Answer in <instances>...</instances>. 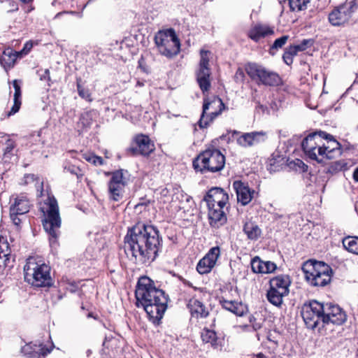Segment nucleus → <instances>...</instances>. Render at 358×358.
Segmentation results:
<instances>
[{
	"label": "nucleus",
	"instance_id": "30",
	"mask_svg": "<svg viewBox=\"0 0 358 358\" xmlns=\"http://www.w3.org/2000/svg\"><path fill=\"white\" fill-rule=\"evenodd\" d=\"M201 337L204 343H210L215 349L222 347V341L217 336L216 332L213 330L204 329L201 332Z\"/></svg>",
	"mask_w": 358,
	"mask_h": 358
},
{
	"label": "nucleus",
	"instance_id": "23",
	"mask_svg": "<svg viewBox=\"0 0 358 358\" xmlns=\"http://www.w3.org/2000/svg\"><path fill=\"white\" fill-rule=\"evenodd\" d=\"M29 208L30 203L27 196L24 194H21L15 197L14 203L10 207V212L24 215L29 211Z\"/></svg>",
	"mask_w": 358,
	"mask_h": 358
},
{
	"label": "nucleus",
	"instance_id": "53",
	"mask_svg": "<svg viewBox=\"0 0 358 358\" xmlns=\"http://www.w3.org/2000/svg\"><path fill=\"white\" fill-rule=\"evenodd\" d=\"M92 164L94 165H103V159L101 157H98L94 155L92 162Z\"/></svg>",
	"mask_w": 358,
	"mask_h": 358
},
{
	"label": "nucleus",
	"instance_id": "9",
	"mask_svg": "<svg viewBox=\"0 0 358 358\" xmlns=\"http://www.w3.org/2000/svg\"><path fill=\"white\" fill-rule=\"evenodd\" d=\"M245 71L249 77L258 84L268 86H277L281 83L279 75L256 63H248Z\"/></svg>",
	"mask_w": 358,
	"mask_h": 358
},
{
	"label": "nucleus",
	"instance_id": "2",
	"mask_svg": "<svg viewBox=\"0 0 358 358\" xmlns=\"http://www.w3.org/2000/svg\"><path fill=\"white\" fill-rule=\"evenodd\" d=\"M136 306H141L149 320L159 324L167 309L169 301L165 292L155 287L154 282L147 276L138 279L135 291Z\"/></svg>",
	"mask_w": 358,
	"mask_h": 358
},
{
	"label": "nucleus",
	"instance_id": "45",
	"mask_svg": "<svg viewBox=\"0 0 358 358\" xmlns=\"http://www.w3.org/2000/svg\"><path fill=\"white\" fill-rule=\"evenodd\" d=\"M33 48V43L31 41H27L24 45L23 48L17 52L19 57H22L23 56L27 55L30 50Z\"/></svg>",
	"mask_w": 358,
	"mask_h": 358
},
{
	"label": "nucleus",
	"instance_id": "43",
	"mask_svg": "<svg viewBox=\"0 0 358 358\" xmlns=\"http://www.w3.org/2000/svg\"><path fill=\"white\" fill-rule=\"evenodd\" d=\"M15 147V142L11 139H8L5 143V148H3L4 156L8 157V155H11Z\"/></svg>",
	"mask_w": 358,
	"mask_h": 358
},
{
	"label": "nucleus",
	"instance_id": "11",
	"mask_svg": "<svg viewBox=\"0 0 358 358\" xmlns=\"http://www.w3.org/2000/svg\"><path fill=\"white\" fill-rule=\"evenodd\" d=\"M226 107L222 100L215 96L210 101L205 99L203 104L202 113L198 122L200 128H207L209 124L219 116Z\"/></svg>",
	"mask_w": 358,
	"mask_h": 358
},
{
	"label": "nucleus",
	"instance_id": "31",
	"mask_svg": "<svg viewBox=\"0 0 358 358\" xmlns=\"http://www.w3.org/2000/svg\"><path fill=\"white\" fill-rule=\"evenodd\" d=\"M243 231L248 238L251 241L257 240L262 234V230L259 226L253 222H246L243 225Z\"/></svg>",
	"mask_w": 358,
	"mask_h": 358
},
{
	"label": "nucleus",
	"instance_id": "25",
	"mask_svg": "<svg viewBox=\"0 0 358 358\" xmlns=\"http://www.w3.org/2000/svg\"><path fill=\"white\" fill-rule=\"evenodd\" d=\"M269 284L271 288L288 294L291 280L289 277L287 275H279L271 278L269 281Z\"/></svg>",
	"mask_w": 358,
	"mask_h": 358
},
{
	"label": "nucleus",
	"instance_id": "59",
	"mask_svg": "<svg viewBox=\"0 0 358 358\" xmlns=\"http://www.w3.org/2000/svg\"><path fill=\"white\" fill-rule=\"evenodd\" d=\"M294 46V48L296 50V52L298 53L299 52H302V51H304L303 50V48L300 46L299 44L298 45H293Z\"/></svg>",
	"mask_w": 358,
	"mask_h": 358
},
{
	"label": "nucleus",
	"instance_id": "41",
	"mask_svg": "<svg viewBox=\"0 0 358 358\" xmlns=\"http://www.w3.org/2000/svg\"><path fill=\"white\" fill-rule=\"evenodd\" d=\"M78 13L76 12H62L59 13L56 15L55 19L57 20H64V21H71L72 20L71 17L74 15H77Z\"/></svg>",
	"mask_w": 358,
	"mask_h": 358
},
{
	"label": "nucleus",
	"instance_id": "24",
	"mask_svg": "<svg viewBox=\"0 0 358 358\" xmlns=\"http://www.w3.org/2000/svg\"><path fill=\"white\" fill-rule=\"evenodd\" d=\"M273 34V30L269 27L262 24H256L248 31V37L255 42Z\"/></svg>",
	"mask_w": 358,
	"mask_h": 358
},
{
	"label": "nucleus",
	"instance_id": "62",
	"mask_svg": "<svg viewBox=\"0 0 358 358\" xmlns=\"http://www.w3.org/2000/svg\"><path fill=\"white\" fill-rule=\"evenodd\" d=\"M257 358H266V357H265V355H264L263 353H262V352L258 353V354L257 355Z\"/></svg>",
	"mask_w": 358,
	"mask_h": 358
},
{
	"label": "nucleus",
	"instance_id": "14",
	"mask_svg": "<svg viewBox=\"0 0 358 358\" xmlns=\"http://www.w3.org/2000/svg\"><path fill=\"white\" fill-rule=\"evenodd\" d=\"M347 320L345 313L338 305L327 303L324 304L323 327L331 323L336 325L343 324Z\"/></svg>",
	"mask_w": 358,
	"mask_h": 358
},
{
	"label": "nucleus",
	"instance_id": "21",
	"mask_svg": "<svg viewBox=\"0 0 358 358\" xmlns=\"http://www.w3.org/2000/svg\"><path fill=\"white\" fill-rule=\"evenodd\" d=\"M355 3L352 1L342 5L335 8L329 15V20L332 22L334 20H340L343 22L348 20V17L355 11Z\"/></svg>",
	"mask_w": 358,
	"mask_h": 358
},
{
	"label": "nucleus",
	"instance_id": "20",
	"mask_svg": "<svg viewBox=\"0 0 358 358\" xmlns=\"http://www.w3.org/2000/svg\"><path fill=\"white\" fill-rule=\"evenodd\" d=\"M233 187L236 193L237 201L242 206H246L251 201L255 191L251 189L247 183L236 180L233 182Z\"/></svg>",
	"mask_w": 358,
	"mask_h": 358
},
{
	"label": "nucleus",
	"instance_id": "51",
	"mask_svg": "<svg viewBox=\"0 0 358 358\" xmlns=\"http://www.w3.org/2000/svg\"><path fill=\"white\" fill-rule=\"evenodd\" d=\"M90 112H86L81 115V120L84 125H90L91 124Z\"/></svg>",
	"mask_w": 358,
	"mask_h": 358
},
{
	"label": "nucleus",
	"instance_id": "40",
	"mask_svg": "<svg viewBox=\"0 0 358 358\" xmlns=\"http://www.w3.org/2000/svg\"><path fill=\"white\" fill-rule=\"evenodd\" d=\"M248 320L252 331H257L262 327L264 321L261 318L257 320L254 315H250Z\"/></svg>",
	"mask_w": 358,
	"mask_h": 358
},
{
	"label": "nucleus",
	"instance_id": "48",
	"mask_svg": "<svg viewBox=\"0 0 358 358\" xmlns=\"http://www.w3.org/2000/svg\"><path fill=\"white\" fill-rule=\"evenodd\" d=\"M21 106V100L14 99L13 106L11 108L10 110L8 113V116L13 115L15 114L20 110Z\"/></svg>",
	"mask_w": 358,
	"mask_h": 358
},
{
	"label": "nucleus",
	"instance_id": "52",
	"mask_svg": "<svg viewBox=\"0 0 358 358\" xmlns=\"http://www.w3.org/2000/svg\"><path fill=\"white\" fill-rule=\"evenodd\" d=\"M282 59L284 62L287 65H291L293 62V57L289 55L287 52L285 51L282 55Z\"/></svg>",
	"mask_w": 358,
	"mask_h": 358
},
{
	"label": "nucleus",
	"instance_id": "42",
	"mask_svg": "<svg viewBox=\"0 0 358 358\" xmlns=\"http://www.w3.org/2000/svg\"><path fill=\"white\" fill-rule=\"evenodd\" d=\"M37 74L38 75L39 78L41 81H45L47 83V86H50V71L48 69L38 70L37 71Z\"/></svg>",
	"mask_w": 358,
	"mask_h": 358
},
{
	"label": "nucleus",
	"instance_id": "60",
	"mask_svg": "<svg viewBox=\"0 0 358 358\" xmlns=\"http://www.w3.org/2000/svg\"><path fill=\"white\" fill-rule=\"evenodd\" d=\"M145 206V204L144 203H138L135 206V208L138 209V208Z\"/></svg>",
	"mask_w": 358,
	"mask_h": 358
},
{
	"label": "nucleus",
	"instance_id": "33",
	"mask_svg": "<svg viewBox=\"0 0 358 358\" xmlns=\"http://www.w3.org/2000/svg\"><path fill=\"white\" fill-rule=\"evenodd\" d=\"M342 243L348 251L358 255V236L345 237L342 241Z\"/></svg>",
	"mask_w": 358,
	"mask_h": 358
},
{
	"label": "nucleus",
	"instance_id": "38",
	"mask_svg": "<svg viewBox=\"0 0 358 358\" xmlns=\"http://www.w3.org/2000/svg\"><path fill=\"white\" fill-rule=\"evenodd\" d=\"M80 79L77 80V90L79 96L85 99L86 101L91 102L92 99L91 98V94L88 89L84 88L80 83Z\"/></svg>",
	"mask_w": 358,
	"mask_h": 358
},
{
	"label": "nucleus",
	"instance_id": "6",
	"mask_svg": "<svg viewBox=\"0 0 358 358\" xmlns=\"http://www.w3.org/2000/svg\"><path fill=\"white\" fill-rule=\"evenodd\" d=\"M302 270L308 282L315 287H324L331 278V267L323 262L310 259L303 264Z\"/></svg>",
	"mask_w": 358,
	"mask_h": 358
},
{
	"label": "nucleus",
	"instance_id": "7",
	"mask_svg": "<svg viewBox=\"0 0 358 358\" xmlns=\"http://www.w3.org/2000/svg\"><path fill=\"white\" fill-rule=\"evenodd\" d=\"M155 43L162 56L171 59L180 50V42L173 29L159 31L155 36Z\"/></svg>",
	"mask_w": 358,
	"mask_h": 358
},
{
	"label": "nucleus",
	"instance_id": "35",
	"mask_svg": "<svg viewBox=\"0 0 358 358\" xmlns=\"http://www.w3.org/2000/svg\"><path fill=\"white\" fill-rule=\"evenodd\" d=\"M288 38L289 36L284 35L275 39L272 46L269 49V53L271 55H274L275 54L276 50L281 48L287 43Z\"/></svg>",
	"mask_w": 358,
	"mask_h": 358
},
{
	"label": "nucleus",
	"instance_id": "16",
	"mask_svg": "<svg viewBox=\"0 0 358 358\" xmlns=\"http://www.w3.org/2000/svg\"><path fill=\"white\" fill-rule=\"evenodd\" d=\"M220 256V249L218 246L213 247L208 253L199 260L196 265V271L200 274H207L211 271Z\"/></svg>",
	"mask_w": 358,
	"mask_h": 358
},
{
	"label": "nucleus",
	"instance_id": "34",
	"mask_svg": "<svg viewBox=\"0 0 358 358\" xmlns=\"http://www.w3.org/2000/svg\"><path fill=\"white\" fill-rule=\"evenodd\" d=\"M10 250L8 243L0 239V268L7 265V262L9 260Z\"/></svg>",
	"mask_w": 358,
	"mask_h": 358
},
{
	"label": "nucleus",
	"instance_id": "37",
	"mask_svg": "<svg viewBox=\"0 0 358 358\" xmlns=\"http://www.w3.org/2000/svg\"><path fill=\"white\" fill-rule=\"evenodd\" d=\"M63 167L65 171L69 172L73 175H76L78 179H80L83 176V173L82 170L75 165L71 164L69 163H66L64 164Z\"/></svg>",
	"mask_w": 358,
	"mask_h": 358
},
{
	"label": "nucleus",
	"instance_id": "13",
	"mask_svg": "<svg viewBox=\"0 0 358 358\" xmlns=\"http://www.w3.org/2000/svg\"><path fill=\"white\" fill-rule=\"evenodd\" d=\"M200 60L198 69L196 71V80L201 90L204 93L208 92L210 87L211 71L209 65V56L210 52L203 49L200 50Z\"/></svg>",
	"mask_w": 358,
	"mask_h": 358
},
{
	"label": "nucleus",
	"instance_id": "3",
	"mask_svg": "<svg viewBox=\"0 0 358 358\" xmlns=\"http://www.w3.org/2000/svg\"><path fill=\"white\" fill-rule=\"evenodd\" d=\"M44 204L46 206V210L41 208L44 214V219L42 220L43 226L49 235L50 245L53 247L57 243L61 227L59 206L56 199L51 196H48Z\"/></svg>",
	"mask_w": 358,
	"mask_h": 358
},
{
	"label": "nucleus",
	"instance_id": "58",
	"mask_svg": "<svg viewBox=\"0 0 358 358\" xmlns=\"http://www.w3.org/2000/svg\"><path fill=\"white\" fill-rule=\"evenodd\" d=\"M353 179L355 181L358 182V167L353 172Z\"/></svg>",
	"mask_w": 358,
	"mask_h": 358
},
{
	"label": "nucleus",
	"instance_id": "49",
	"mask_svg": "<svg viewBox=\"0 0 358 358\" xmlns=\"http://www.w3.org/2000/svg\"><path fill=\"white\" fill-rule=\"evenodd\" d=\"M20 214H18L15 212H10V217L13 222V223L17 227H20L21 220L18 217V215Z\"/></svg>",
	"mask_w": 358,
	"mask_h": 358
},
{
	"label": "nucleus",
	"instance_id": "15",
	"mask_svg": "<svg viewBox=\"0 0 358 358\" xmlns=\"http://www.w3.org/2000/svg\"><path fill=\"white\" fill-rule=\"evenodd\" d=\"M155 150V145L148 136L144 134L137 135L134 139V143L127 149V153L136 156L141 155L148 156Z\"/></svg>",
	"mask_w": 358,
	"mask_h": 358
},
{
	"label": "nucleus",
	"instance_id": "36",
	"mask_svg": "<svg viewBox=\"0 0 358 358\" xmlns=\"http://www.w3.org/2000/svg\"><path fill=\"white\" fill-rule=\"evenodd\" d=\"M290 9L294 10H303L306 8L310 0H287Z\"/></svg>",
	"mask_w": 358,
	"mask_h": 358
},
{
	"label": "nucleus",
	"instance_id": "8",
	"mask_svg": "<svg viewBox=\"0 0 358 358\" xmlns=\"http://www.w3.org/2000/svg\"><path fill=\"white\" fill-rule=\"evenodd\" d=\"M332 138L331 134L320 131L312 133L306 136L301 143V147L306 155L311 159L322 162L324 159V152L329 148L321 145L322 139Z\"/></svg>",
	"mask_w": 358,
	"mask_h": 358
},
{
	"label": "nucleus",
	"instance_id": "57",
	"mask_svg": "<svg viewBox=\"0 0 358 358\" xmlns=\"http://www.w3.org/2000/svg\"><path fill=\"white\" fill-rule=\"evenodd\" d=\"M94 156V155H92V154H84V155H83V158H84L86 161H87V162H89L92 163Z\"/></svg>",
	"mask_w": 358,
	"mask_h": 358
},
{
	"label": "nucleus",
	"instance_id": "5",
	"mask_svg": "<svg viewBox=\"0 0 358 358\" xmlns=\"http://www.w3.org/2000/svg\"><path fill=\"white\" fill-rule=\"evenodd\" d=\"M192 165L196 172L201 173L218 172L224 167L225 157L218 149L208 148L193 160Z\"/></svg>",
	"mask_w": 358,
	"mask_h": 358
},
{
	"label": "nucleus",
	"instance_id": "50",
	"mask_svg": "<svg viewBox=\"0 0 358 358\" xmlns=\"http://www.w3.org/2000/svg\"><path fill=\"white\" fill-rule=\"evenodd\" d=\"M314 44L313 39H303L300 43V46L303 48V50H306L307 48L311 47Z\"/></svg>",
	"mask_w": 358,
	"mask_h": 358
},
{
	"label": "nucleus",
	"instance_id": "12",
	"mask_svg": "<svg viewBox=\"0 0 358 358\" xmlns=\"http://www.w3.org/2000/svg\"><path fill=\"white\" fill-rule=\"evenodd\" d=\"M130 180L127 170L119 169L111 173L108 182L109 197L114 201H119L123 198L124 189Z\"/></svg>",
	"mask_w": 358,
	"mask_h": 358
},
{
	"label": "nucleus",
	"instance_id": "56",
	"mask_svg": "<svg viewBox=\"0 0 358 358\" xmlns=\"http://www.w3.org/2000/svg\"><path fill=\"white\" fill-rule=\"evenodd\" d=\"M238 328H239L241 331H251V327H250V324H243V325H239V326H238Z\"/></svg>",
	"mask_w": 358,
	"mask_h": 358
},
{
	"label": "nucleus",
	"instance_id": "39",
	"mask_svg": "<svg viewBox=\"0 0 358 358\" xmlns=\"http://www.w3.org/2000/svg\"><path fill=\"white\" fill-rule=\"evenodd\" d=\"M263 262L264 261L261 260L258 257L253 258L251 262V268L252 271L256 273H262L264 270Z\"/></svg>",
	"mask_w": 358,
	"mask_h": 358
},
{
	"label": "nucleus",
	"instance_id": "61",
	"mask_svg": "<svg viewBox=\"0 0 358 358\" xmlns=\"http://www.w3.org/2000/svg\"><path fill=\"white\" fill-rule=\"evenodd\" d=\"M25 178L27 180H33L34 178V175L29 174V175L26 176Z\"/></svg>",
	"mask_w": 358,
	"mask_h": 358
},
{
	"label": "nucleus",
	"instance_id": "54",
	"mask_svg": "<svg viewBox=\"0 0 358 358\" xmlns=\"http://www.w3.org/2000/svg\"><path fill=\"white\" fill-rule=\"evenodd\" d=\"M267 339H268V342L271 343V344L270 348H272L274 349L277 347L278 342L276 341L273 340V338H271V334L268 335Z\"/></svg>",
	"mask_w": 358,
	"mask_h": 358
},
{
	"label": "nucleus",
	"instance_id": "19",
	"mask_svg": "<svg viewBox=\"0 0 358 358\" xmlns=\"http://www.w3.org/2000/svg\"><path fill=\"white\" fill-rule=\"evenodd\" d=\"M52 348V344L48 348L41 343H29L22 348V352L29 358H45Z\"/></svg>",
	"mask_w": 358,
	"mask_h": 358
},
{
	"label": "nucleus",
	"instance_id": "44",
	"mask_svg": "<svg viewBox=\"0 0 358 358\" xmlns=\"http://www.w3.org/2000/svg\"><path fill=\"white\" fill-rule=\"evenodd\" d=\"M264 270L262 273H270L273 272L277 266L276 264L272 262H263Z\"/></svg>",
	"mask_w": 358,
	"mask_h": 358
},
{
	"label": "nucleus",
	"instance_id": "64",
	"mask_svg": "<svg viewBox=\"0 0 358 358\" xmlns=\"http://www.w3.org/2000/svg\"><path fill=\"white\" fill-rule=\"evenodd\" d=\"M88 317H92V313H89V314H88Z\"/></svg>",
	"mask_w": 358,
	"mask_h": 358
},
{
	"label": "nucleus",
	"instance_id": "22",
	"mask_svg": "<svg viewBox=\"0 0 358 358\" xmlns=\"http://www.w3.org/2000/svg\"><path fill=\"white\" fill-rule=\"evenodd\" d=\"M210 224L213 227H220L227 222V215L221 207H208Z\"/></svg>",
	"mask_w": 358,
	"mask_h": 358
},
{
	"label": "nucleus",
	"instance_id": "32",
	"mask_svg": "<svg viewBox=\"0 0 358 358\" xmlns=\"http://www.w3.org/2000/svg\"><path fill=\"white\" fill-rule=\"evenodd\" d=\"M287 295V294L270 287L267 291L266 298L271 303L277 307H280L282 303L283 297Z\"/></svg>",
	"mask_w": 358,
	"mask_h": 358
},
{
	"label": "nucleus",
	"instance_id": "27",
	"mask_svg": "<svg viewBox=\"0 0 358 358\" xmlns=\"http://www.w3.org/2000/svg\"><path fill=\"white\" fill-rule=\"evenodd\" d=\"M222 307L231 313L241 316L245 312V306L241 302L234 300H228L222 296L219 299Z\"/></svg>",
	"mask_w": 358,
	"mask_h": 358
},
{
	"label": "nucleus",
	"instance_id": "63",
	"mask_svg": "<svg viewBox=\"0 0 358 358\" xmlns=\"http://www.w3.org/2000/svg\"><path fill=\"white\" fill-rule=\"evenodd\" d=\"M13 7H14V8H12V9H10V10H8V12L13 11V10H17V9H18V8H17V6H14V5H13Z\"/></svg>",
	"mask_w": 358,
	"mask_h": 358
},
{
	"label": "nucleus",
	"instance_id": "1",
	"mask_svg": "<svg viewBox=\"0 0 358 358\" xmlns=\"http://www.w3.org/2000/svg\"><path fill=\"white\" fill-rule=\"evenodd\" d=\"M162 246L158 229L143 222L129 229L124 238V252L137 264H150L155 261Z\"/></svg>",
	"mask_w": 358,
	"mask_h": 358
},
{
	"label": "nucleus",
	"instance_id": "10",
	"mask_svg": "<svg viewBox=\"0 0 358 358\" xmlns=\"http://www.w3.org/2000/svg\"><path fill=\"white\" fill-rule=\"evenodd\" d=\"M301 316L308 328H323L324 303L313 300L304 303L301 310Z\"/></svg>",
	"mask_w": 358,
	"mask_h": 358
},
{
	"label": "nucleus",
	"instance_id": "29",
	"mask_svg": "<svg viewBox=\"0 0 358 358\" xmlns=\"http://www.w3.org/2000/svg\"><path fill=\"white\" fill-rule=\"evenodd\" d=\"M328 145L325 148H329L324 152V159H333L341 155V145L336 141L334 137L327 139Z\"/></svg>",
	"mask_w": 358,
	"mask_h": 358
},
{
	"label": "nucleus",
	"instance_id": "17",
	"mask_svg": "<svg viewBox=\"0 0 358 358\" xmlns=\"http://www.w3.org/2000/svg\"><path fill=\"white\" fill-rule=\"evenodd\" d=\"M229 196L220 187H213L206 194L204 201L208 207H221L224 208L228 201Z\"/></svg>",
	"mask_w": 358,
	"mask_h": 358
},
{
	"label": "nucleus",
	"instance_id": "46",
	"mask_svg": "<svg viewBox=\"0 0 358 358\" xmlns=\"http://www.w3.org/2000/svg\"><path fill=\"white\" fill-rule=\"evenodd\" d=\"M245 76L244 71L242 69L238 68L234 75V80L236 83H243L245 80Z\"/></svg>",
	"mask_w": 358,
	"mask_h": 358
},
{
	"label": "nucleus",
	"instance_id": "47",
	"mask_svg": "<svg viewBox=\"0 0 358 358\" xmlns=\"http://www.w3.org/2000/svg\"><path fill=\"white\" fill-rule=\"evenodd\" d=\"M13 85L15 90L14 99L20 100L21 98V88L17 80H13Z\"/></svg>",
	"mask_w": 358,
	"mask_h": 358
},
{
	"label": "nucleus",
	"instance_id": "55",
	"mask_svg": "<svg viewBox=\"0 0 358 358\" xmlns=\"http://www.w3.org/2000/svg\"><path fill=\"white\" fill-rule=\"evenodd\" d=\"M286 52H287L289 55H292V57H294V56L297 55V52H296V50L294 48V46L290 45L289 46L286 50Z\"/></svg>",
	"mask_w": 358,
	"mask_h": 358
},
{
	"label": "nucleus",
	"instance_id": "26",
	"mask_svg": "<svg viewBox=\"0 0 358 358\" xmlns=\"http://www.w3.org/2000/svg\"><path fill=\"white\" fill-rule=\"evenodd\" d=\"M187 308H189L191 315L196 318H203L208 315V311L206 307L197 299H191L187 303Z\"/></svg>",
	"mask_w": 358,
	"mask_h": 358
},
{
	"label": "nucleus",
	"instance_id": "18",
	"mask_svg": "<svg viewBox=\"0 0 358 358\" xmlns=\"http://www.w3.org/2000/svg\"><path fill=\"white\" fill-rule=\"evenodd\" d=\"M267 139L268 134L266 131H252L242 134L237 139V143L242 147L248 148L264 143Z\"/></svg>",
	"mask_w": 358,
	"mask_h": 358
},
{
	"label": "nucleus",
	"instance_id": "28",
	"mask_svg": "<svg viewBox=\"0 0 358 358\" xmlns=\"http://www.w3.org/2000/svg\"><path fill=\"white\" fill-rule=\"evenodd\" d=\"M19 55L17 51L13 50L10 48H6L2 55L0 57V64L7 71L13 67L17 58Z\"/></svg>",
	"mask_w": 358,
	"mask_h": 358
},
{
	"label": "nucleus",
	"instance_id": "4",
	"mask_svg": "<svg viewBox=\"0 0 358 358\" xmlns=\"http://www.w3.org/2000/svg\"><path fill=\"white\" fill-rule=\"evenodd\" d=\"M24 280L32 286L50 287L52 280L50 267L45 263H38L34 258H29L24 266Z\"/></svg>",
	"mask_w": 358,
	"mask_h": 358
}]
</instances>
